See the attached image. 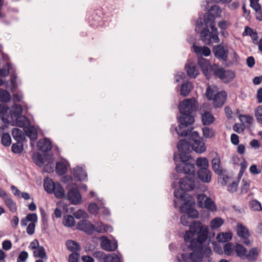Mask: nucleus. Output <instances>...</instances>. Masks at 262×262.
<instances>
[{"mask_svg":"<svg viewBox=\"0 0 262 262\" xmlns=\"http://www.w3.org/2000/svg\"><path fill=\"white\" fill-rule=\"evenodd\" d=\"M236 232L242 243L246 246L251 244L250 233L248 229L241 223H237L236 225Z\"/></svg>","mask_w":262,"mask_h":262,"instance_id":"12","label":"nucleus"},{"mask_svg":"<svg viewBox=\"0 0 262 262\" xmlns=\"http://www.w3.org/2000/svg\"><path fill=\"white\" fill-rule=\"evenodd\" d=\"M194 165L192 169H190L186 167H184L182 169L185 170H179L176 166V169L179 173H183L186 174L185 178H182L179 181V187L186 191L192 190L195 187L196 180L195 173L194 170Z\"/></svg>","mask_w":262,"mask_h":262,"instance_id":"5","label":"nucleus"},{"mask_svg":"<svg viewBox=\"0 0 262 262\" xmlns=\"http://www.w3.org/2000/svg\"><path fill=\"white\" fill-rule=\"evenodd\" d=\"M191 132L189 134L185 136H189V140L191 143L192 150L197 153H202L206 150L205 143L203 142V139L199 136V134L197 132ZM183 136L182 137H184Z\"/></svg>","mask_w":262,"mask_h":262,"instance_id":"6","label":"nucleus"},{"mask_svg":"<svg viewBox=\"0 0 262 262\" xmlns=\"http://www.w3.org/2000/svg\"><path fill=\"white\" fill-rule=\"evenodd\" d=\"M24 131L26 136L29 137L31 140H35L37 138V131L34 126H30L25 128Z\"/></svg>","mask_w":262,"mask_h":262,"instance_id":"27","label":"nucleus"},{"mask_svg":"<svg viewBox=\"0 0 262 262\" xmlns=\"http://www.w3.org/2000/svg\"><path fill=\"white\" fill-rule=\"evenodd\" d=\"M73 175L79 181H84L87 178V173L81 167L77 166L73 169Z\"/></svg>","mask_w":262,"mask_h":262,"instance_id":"23","label":"nucleus"},{"mask_svg":"<svg viewBox=\"0 0 262 262\" xmlns=\"http://www.w3.org/2000/svg\"><path fill=\"white\" fill-rule=\"evenodd\" d=\"M74 214L75 217L78 219L80 218H86L87 216V213L82 210H78L75 212Z\"/></svg>","mask_w":262,"mask_h":262,"instance_id":"64","label":"nucleus"},{"mask_svg":"<svg viewBox=\"0 0 262 262\" xmlns=\"http://www.w3.org/2000/svg\"><path fill=\"white\" fill-rule=\"evenodd\" d=\"M2 144L6 146H9L11 143V139L10 135L8 133H5L3 135L1 138Z\"/></svg>","mask_w":262,"mask_h":262,"instance_id":"48","label":"nucleus"},{"mask_svg":"<svg viewBox=\"0 0 262 262\" xmlns=\"http://www.w3.org/2000/svg\"><path fill=\"white\" fill-rule=\"evenodd\" d=\"M101 247L102 249L108 251H114L118 247L116 241H112L106 237L103 236L101 238Z\"/></svg>","mask_w":262,"mask_h":262,"instance_id":"14","label":"nucleus"},{"mask_svg":"<svg viewBox=\"0 0 262 262\" xmlns=\"http://www.w3.org/2000/svg\"><path fill=\"white\" fill-rule=\"evenodd\" d=\"M9 107L7 105L4 103L0 104V117L2 118L4 122L9 123L10 120L9 119V114H7Z\"/></svg>","mask_w":262,"mask_h":262,"instance_id":"24","label":"nucleus"},{"mask_svg":"<svg viewBox=\"0 0 262 262\" xmlns=\"http://www.w3.org/2000/svg\"><path fill=\"white\" fill-rule=\"evenodd\" d=\"M77 228L86 233L91 234L94 231V225L87 220H82L77 224Z\"/></svg>","mask_w":262,"mask_h":262,"instance_id":"15","label":"nucleus"},{"mask_svg":"<svg viewBox=\"0 0 262 262\" xmlns=\"http://www.w3.org/2000/svg\"><path fill=\"white\" fill-rule=\"evenodd\" d=\"M224 253L226 255L230 256L233 251V244L231 243H227L224 246Z\"/></svg>","mask_w":262,"mask_h":262,"instance_id":"51","label":"nucleus"},{"mask_svg":"<svg viewBox=\"0 0 262 262\" xmlns=\"http://www.w3.org/2000/svg\"><path fill=\"white\" fill-rule=\"evenodd\" d=\"M221 13L222 10L219 6L216 5L212 6L208 9V12L204 14V23L215 25V19L221 17Z\"/></svg>","mask_w":262,"mask_h":262,"instance_id":"7","label":"nucleus"},{"mask_svg":"<svg viewBox=\"0 0 262 262\" xmlns=\"http://www.w3.org/2000/svg\"><path fill=\"white\" fill-rule=\"evenodd\" d=\"M204 243H203L202 248L201 250L199 249H192L191 247V244L190 245V248L193 250V252L190 253V257L191 262H201L203 258V254L206 252L207 255L209 256L212 253V251L210 248L208 247H204Z\"/></svg>","mask_w":262,"mask_h":262,"instance_id":"10","label":"nucleus"},{"mask_svg":"<svg viewBox=\"0 0 262 262\" xmlns=\"http://www.w3.org/2000/svg\"><path fill=\"white\" fill-rule=\"evenodd\" d=\"M203 25L205 27L200 32L201 39L203 43L207 45H210L212 43H219L220 38L215 25H212L210 23H203L200 18L197 19L196 21L195 31L202 28Z\"/></svg>","mask_w":262,"mask_h":262,"instance_id":"3","label":"nucleus"},{"mask_svg":"<svg viewBox=\"0 0 262 262\" xmlns=\"http://www.w3.org/2000/svg\"><path fill=\"white\" fill-rule=\"evenodd\" d=\"M198 64L205 76L207 75L209 69L212 72L213 70H215L214 67L210 65L209 61L205 58H199Z\"/></svg>","mask_w":262,"mask_h":262,"instance_id":"18","label":"nucleus"},{"mask_svg":"<svg viewBox=\"0 0 262 262\" xmlns=\"http://www.w3.org/2000/svg\"><path fill=\"white\" fill-rule=\"evenodd\" d=\"M208 198L204 194H199L197 198L198 206L202 208L203 206V204L205 203Z\"/></svg>","mask_w":262,"mask_h":262,"instance_id":"55","label":"nucleus"},{"mask_svg":"<svg viewBox=\"0 0 262 262\" xmlns=\"http://www.w3.org/2000/svg\"><path fill=\"white\" fill-rule=\"evenodd\" d=\"M198 176L200 180L204 183H209L211 181V172L207 167L199 169Z\"/></svg>","mask_w":262,"mask_h":262,"instance_id":"19","label":"nucleus"},{"mask_svg":"<svg viewBox=\"0 0 262 262\" xmlns=\"http://www.w3.org/2000/svg\"><path fill=\"white\" fill-rule=\"evenodd\" d=\"M194 234L195 233L191 230L186 231L184 237L185 242H190L192 240L191 238L193 237Z\"/></svg>","mask_w":262,"mask_h":262,"instance_id":"61","label":"nucleus"},{"mask_svg":"<svg viewBox=\"0 0 262 262\" xmlns=\"http://www.w3.org/2000/svg\"><path fill=\"white\" fill-rule=\"evenodd\" d=\"M213 74L225 83H229L235 78V74L231 70H226L224 68L217 67L213 70Z\"/></svg>","mask_w":262,"mask_h":262,"instance_id":"8","label":"nucleus"},{"mask_svg":"<svg viewBox=\"0 0 262 262\" xmlns=\"http://www.w3.org/2000/svg\"><path fill=\"white\" fill-rule=\"evenodd\" d=\"M89 211L94 214H96L99 210V208L96 203H91L88 206Z\"/></svg>","mask_w":262,"mask_h":262,"instance_id":"54","label":"nucleus"},{"mask_svg":"<svg viewBox=\"0 0 262 262\" xmlns=\"http://www.w3.org/2000/svg\"><path fill=\"white\" fill-rule=\"evenodd\" d=\"M227 96V93L224 91L216 93L212 99L213 106L216 108L222 107L226 101Z\"/></svg>","mask_w":262,"mask_h":262,"instance_id":"13","label":"nucleus"},{"mask_svg":"<svg viewBox=\"0 0 262 262\" xmlns=\"http://www.w3.org/2000/svg\"><path fill=\"white\" fill-rule=\"evenodd\" d=\"M35 257H39L41 259H47L48 257L43 247L39 246L33 252Z\"/></svg>","mask_w":262,"mask_h":262,"instance_id":"37","label":"nucleus"},{"mask_svg":"<svg viewBox=\"0 0 262 262\" xmlns=\"http://www.w3.org/2000/svg\"><path fill=\"white\" fill-rule=\"evenodd\" d=\"M239 118L242 122L248 124H252L254 121L253 117L250 115H241Z\"/></svg>","mask_w":262,"mask_h":262,"instance_id":"52","label":"nucleus"},{"mask_svg":"<svg viewBox=\"0 0 262 262\" xmlns=\"http://www.w3.org/2000/svg\"><path fill=\"white\" fill-rule=\"evenodd\" d=\"M189 198L190 199H188L185 202H183V205L180 208V210L181 212L186 213V214L192 220V219L198 217L199 212L196 210L191 207V205L192 203V197Z\"/></svg>","mask_w":262,"mask_h":262,"instance_id":"11","label":"nucleus"},{"mask_svg":"<svg viewBox=\"0 0 262 262\" xmlns=\"http://www.w3.org/2000/svg\"><path fill=\"white\" fill-rule=\"evenodd\" d=\"M110 226L106 224H104L101 222H98L94 226V230L99 233H103L108 230Z\"/></svg>","mask_w":262,"mask_h":262,"instance_id":"43","label":"nucleus"},{"mask_svg":"<svg viewBox=\"0 0 262 262\" xmlns=\"http://www.w3.org/2000/svg\"><path fill=\"white\" fill-rule=\"evenodd\" d=\"M174 195L176 198L180 199L181 201L184 202L187 201L188 199H190L189 197H191L189 194L186 193V191L183 189H177L174 191Z\"/></svg>","mask_w":262,"mask_h":262,"instance_id":"25","label":"nucleus"},{"mask_svg":"<svg viewBox=\"0 0 262 262\" xmlns=\"http://www.w3.org/2000/svg\"><path fill=\"white\" fill-rule=\"evenodd\" d=\"M251 207L254 210L259 211L261 209L260 203L257 200H252L250 202Z\"/></svg>","mask_w":262,"mask_h":262,"instance_id":"58","label":"nucleus"},{"mask_svg":"<svg viewBox=\"0 0 262 262\" xmlns=\"http://www.w3.org/2000/svg\"><path fill=\"white\" fill-rule=\"evenodd\" d=\"M215 94L214 90L211 86H209L207 88L206 96L208 100H212Z\"/></svg>","mask_w":262,"mask_h":262,"instance_id":"57","label":"nucleus"},{"mask_svg":"<svg viewBox=\"0 0 262 262\" xmlns=\"http://www.w3.org/2000/svg\"><path fill=\"white\" fill-rule=\"evenodd\" d=\"M11 99L9 92L6 90L0 89V101L4 103L9 102Z\"/></svg>","mask_w":262,"mask_h":262,"instance_id":"41","label":"nucleus"},{"mask_svg":"<svg viewBox=\"0 0 262 262\" xmlns=\"http://www.w3.org/2000/svg\"><path fill=\"white\" fill-rule=\"evenodd\" d=\"M193 88V84L191 82L187 81L182 84L180 90L181 94L186 97L189 95Z\"/></svg>","mask_w":262,"mask_h":262,"instance_id":"28","label":"nucleus"},{"mask_svg":"<svg viewBox=\"0 0 262 262\" xmlns=\"http://www.w3.org/2000/svg\"><path fill=\"white\" fill-rule=\"evenodd\" d=\"M23 112L22 106L20 104H14L10 111L9 119L10 122L13 121L14 118L21 116Z\"/></svg>","mask_w":262,"mask_h":262,"instance_id":"21","label":"nucleus"},{"mask_svg":"<svg viewBox=\"0 0 262 262\" xmlns=\"http://www.w3.org/2000/svg\"><path fill=\"white\" fill-rule=\"evenodd\" d=\"M62 223L65 226L72 227L75 225V221L73 216L68 215L63 217Z\"/></svg>","mask_w":262,"mask_h":262,"instance_id":"44","label":"nucleus"},{"mask_svg":"<svg viewBox=\"0 0 262 262\" xmlns=\"http://www.w3.org/2000/svg\"><path fill=\"white\" fill-rule=\"evenodd\" d=\"M103 262H120V258L115 253L109 254L103 257Z\"/></svg>","mask_w":262,"mask_h":262,"instance_id":"46","label":"nucleus"},{"mask_svg":"<svg viewBox=\"0 0 262 262\" xmlns=\"http://www.w3.org/2000/svg\"><path fill=\"white\" fill-rule=\"evenodd\" d=\"M232 234L231 232H222L219 233L217 236L219 242L226 243L231 239Z\"/></svg>","mask_w":262,"mask_h":262,"instance_id":"38","label":"nucleus"},{"mask_svg":"<svg viewBox=\"0 0 262 262\" xmlns=\"http://www.w3.org/2000/svg\"><path fill=\"white\" fill-rule=\"evenodd\" d=\"M56 172L59 175H63L65 174L68 168L67 165L63 162H58L56 164Z\"/></svg>","mask_w":262,"mask_h":262,"instance_id":"40","label":"nucleus"},{"mask_svg":"<svg viewBox=\"0 0 262 262\" xmlns=\"http://www.w3.org/2000/svg\"><path fill=\"white\" fill-rule=\"evenodd\" d=\"M37 146L38 150L43 152L50 151L52 148L51 142L47 138L39 140Z\"/></svg>","mask_w":262,"mask_h":262,"instance_id":"20","label":"nucleus"},{"mask_svg":"<svg viewBox=\"0 0 262 262\" xmlns=\"http://www.w3.org/2000/svg\"><path fill=\"white\" fill-rule=\"evenodd\" d=\"M212 168L217 175L222 176L225 170L221 165V159L218 156L214 157L211 161Z\"/></svg>","mask_w":262,"mask_h":262,"instance_id":"17","label":"nucleus"},{"mask_svg":"<svg viewBox=\"0 0 262 262\" xmlns=\"http://www.w3.org/2000/svg\"><path fill=\"white\" fill-rule=\"evenodd\" d=\"M22 145H19L17 144H13L11 147L12 151L15 154L20 153L23 150Z\"/></svg>","mask_w":262,"mask_h":262,"instance_id":"63","label":"nucleus"},{"mask_svg":"<svg viewBox=\"0 0 262 262\" xmlns=\"http://www.w3.org/2000/svg\"><path fill=\"white\" fill-rule=\"evenodd\" d=\"M5 205L7 206L10 211L15 212L17 210V207L14 201L9 196L4 200Z\"/></svg>","mask_w":262,"mask_h":262,"instance_id":"36","label":"nucleus"},{"mask_svg":"<svg viewBox=\"0 0 262 262\" xmlns=\"http://www.w3.org/2000/svg\"><path fill=\"white\" fill-rule=\"evenodd\" d=\"M67 198L73 204H79L81 200V196L76 188L71 189L68 193Z\"/></svg>","mask_w":262,"mask_h":262,"instance_id":"16","label":"nucleus"},{"mask_svg":"<svg viewBox=\"0 0 262 262\" xmlns=\"http://www.w3.org/2000/svg\"><path fill=\"white\" fill-rule=\"evenodd\" d=\"M53 193H54L55 196L58 199H61L65 196L64 189L58 183H56Z\"/></svg>","mask_w":262,"mask_h":262,"instance_id":"34","label":"nucleus"},{"mask_svg":"<svg viewBox=\"0 0 262 262\" xmlns=\"http://www.w3.org/2000/svg\"><path fill=\"white\" fill-rule=\"evenodd\" d=\"M180 222L182 225L186 226H189L191 223V220L186 214L182 215L180 217Z\"/></svg>","mask_w":262,"mask_h":262,"instance_id":"53","label":"nucleus"},{"mask_svg":"<svg viewBox=\"0 0 262 262\" xmlns=\"http://www.w3.org/2000/svg\"><path fill=\"white\" fill-rule=\"evenodd\" d=\"M179 107L181 115L178 118L179 124L176 130L179 136H186L193 129L190 126L194 122L192 114L197 109L196 101L194 98L184 99L180 103Z\"/></svg>","mask_w":262,"mask_h":262,"instance_id":"1","label":"nucleus"},{"mask_svg":"<svg viewBox=\"0 0 262 262\" xmlns=\"http://www.w3.org/2000/svg\"><path fill=\"white\" fill-rule=\"evenodd\" d=\"M194 50L196 54L204 55V56H209L211 54L210 49L206 47H200L194 46Z\"/></svg>","mask_w":262,"mask_h":262,"instance_id":"30","label":"nucleus"},{"mask_svg":"<svg viewBox=\"0 0 262 262\" xmlns=\"http://www.w3.org/2000/svg\"><path fill=\"white\" fill-rule=\"evenodd\" d=\"M223 223V220L221 218L216 217L211 222L210 226L212 229H216L220 227Z\"/></svg>","mask_w":262,"mask_h":262,"instance_id":"49","label":"nucleus"},{"mask_svg":"<svg viewBox=\"0 0 262 262\" xmlns=\"http://www.w3.org/2000/svg\"><path fill=\"white\" fill-rule=\"evenodd\" d=\"M202 208H207L212 211H216V210L214 203L210 198L207 199L205 203L203 204V206Z\"/></svg>","mask_w":262,"mask_h":262,"instance_id":"47","label":"nucleus"},{"mask_svg":"<svg viewBox=\"0 0 262 262\" xmlns=\"http://www.w3.org/2000/svg\"><path fill=\"white\" fill-rule=\"evenodd\" d=\"M177 148L179 152V158L181 162L176 165L178 170H184V169H182L184 167H186L189 170L191 169H192L195 161L189 155L190 152L192 150L189 138L188 141L180 140L177 144Z\"/></svg>","mask_w":262,"mask_h":262,"instance_id":"2","label":"nucleus"},{"mask_svg":"<svg viewBox=\"0 0 262 262\" xmlns=\"http://www.w3.org/2000/svg\"><path fill=\"white\" fill-rule=\"evenodd\" d=\"M202 120L204 125H209L214 122L215 118L211 113L206 112L202 115Z\"/></svg>","mask_w":262,"mask_h":262,"instance_id":"29","label":"nucleus"},{"mask_svg":"<svg viewBox=\"0 0 262 262\" xmlns=\"http://www.w3.org/2000/svg\"><path fill=\"white\" fill-rule=\"evenodd\" d=\"M242 191L247 192L250 188V181L247 180L243 179L242 182Z\"/></svg>","mask_w":262,"mask_h":262,"instance_id":"59","label":"nucleus"},{"mask_svg":"<svg viewBox=\"0 0 262 262\" xmlns=\"http://www.w3.org/2000/svg\"><path fill=\"white\" fill-rule=\"evenodd\" d=\"M258 255L257 248H253L250 249L248 254H246L245 258L250 261H254L257 260Z\"/></svg>","mask_w":262,"mask_h":262,"instance_id":"35","label":"nucleus"},{"mask_svg":"<svg viewBox=\"0 0 262 262\" xmlns=\"http://www.w3.org/2000/svg\"><path fill=\"white\" fill-rule=\"evenodd\" d=\"M80 255L78 252L72 253L69 256V262H78Z\"/></svg>","mask_w":262,"mask_h":262,"instance_id":"62","label":"nucleus"},{"mask_svg":"<svg viewBox=\"0 0 262 262\" xmlns=\"http://www.w3.org/2000/svg\"><path fill=\"white\" fill-rule=\"evenodd\" d=\"M186 70L188 76L190 78H195L199 74V70L198 67L193 63H190L186 66Z\"/></svg>","mask_w":262,"mask_h":262,"instance_id":"22","label":"nucleus"},{"mask_svg":"<svg viewBox=\"0 0 262 262\" xmlns=\"http://www.w3.org/2000/svg\"><path fill=\"white\" fill-rule=\"evenodd\" d=\"M196 166L200 168H205L207 167L208 168L209 164L208 160L205 157H200L198 158L196 160Z\"/></svg>","mask_w":262,"mask_h":262,"instance_id":"42","label":"nucleus"},{"mask_svg":"<svg viewBox=\"0 0 262 262\" xmlns=\"http://www.w3.org/2000/svg\"><path fill=\"white\" fill-rule=\"evenodd\" d=\"M230 26V23L228 20H224L218 23L219 27L222 30H226Z\"/></svg>","mask_w":262,"mask_h":262,"instance_id":"60","label":"nucleus"},{"mask_svg":"<svg viewBox=\"0 0 262 262\" xmlns=\"http://www.w3.org/2000/svg\"><path fill=\"white\" fill-rule=\"evenodd\" d=\"M56 184V183H54L52 179L47 178L43 184L45 190L49 193H52Z\"/></svg>","mask_w":262,"mask_h":262,"instance_id":"32","label":"nucleus"},{"mask_svg":"<svg viewBox=\"0 0 262 262\" xmlns=\"http://www.w3.org/2000/svg\"><path fill=\"white\" fill-rule=\"evenodd\" d=\"M14 120L16 121V125L20 127H25L29 123L27 117L23 115L14 118Z\"/></svg>","mask_w":262,"mask_h":262,"instance_id":"39","label":"nucleus"},{"mask_svg":"<svg viewBox=\"0 0 262 262\" xmlns=\"http://www.w3.org/2000/svg\"><path fill=\"white\" fill-rule=\"evenodd\" d=\"M191 231L195 234H198L197 238L192 239L191 241V247L192 249L201 250L202 248L203 243H204L208 238L209 233L207 226H203L199 221H193L189 226Z\"/></svg>","mask_w":262,"mask_h":262,"instance_id":"4","label":"nucleus"},{"mask_svg":"<svg viewBox=\"0 0 262 262\" xmlns=\"http://www.w3.org/2000/svg\"><path fill=\"white\" fill-rule=\"evenodd\" d=\"M204 137L205 138H212L215 136L214 130L209 127H204L202 128Z\"/></svg>","mask_w":262,"mask_h":262,"instance_id":"45","label":"nucleus"},{"mask_svg":"<svg viewBox=\"0 0 262 262\" xmlns=\"http://www.w3.org/2000/svg\"><path fill=\"white\" fill-rule=\"evenodd\" d=\"M67 249L70 251H71L73 253H76L78 251H79L81 249V246L80 245L72 240H68L66 243Z\"/></svg>","mask_w":262,"mask_h":262,"instance_id":"26","label":"nucleus"},{"mask_svg":"<svg viewBox=\"0 0 262 262\" xmlns=\"http://www.w3.org/2000/svg\"><path fill=\"white\" fill-rule=\"evenodd\" d=\"M212 52L215 58L220 61H227L229 50L227 46L222 45H217L214 46L212 48Z\"/></svg>","mask_w":262,"mask_h":262,"instance_id":"9","label":"nucleus"},{"mask_svg":"<svg viewBox=\"0 0 262 262\" xmlns=\"http://www.w3.org/2000/svg\"><path fill=\"white\" fill-rule=\"evenodd\" d=\"M28 257V253L25 251H21L17 257V262H25Z\"/></svg>","mask_w":262,"mask_h":262,"instance_id":"56","label":"nucleus"},{"mask_svg":"<svg viewBox=\"0 0 262 262\" xmlns=\"http://www.w3.org/2000/svg\"><path fill=\"white\" fill-rule=\"evenodd\" d=\"M237 256L243 259L245 258L247 254V249L239 244H236L234 248Z\"/></svg>","mask_w":262,"mask_h":262,"instance_id":"31","label":"nucleus"},{"mask_svg":"<svg viewBox=\"0 0 262 262\" xmlns=\"http://www.w3.org/2000/svg\"><path fill=\"white\" fill-rule=\"evenodd\" d=\"M12 135L17 142L23 141L25 138L24 132L17 128H14L12 131Z\"/></svg>","mask_w":262,"mask_h":262,"instance_id":"33","label":"nucleus"},{"mask_svg":"<svg viewBox=\"0 0 262 262\" xmlns=\"http://www.w3.org/2000/svg\"><path fill=\"white\" fill-rule=\"evenodd\" d=\"M255 116L257 122L262 125V106L260 105L256 107L255 110Z\"/></svg>","mask_w":262,"mask_h":262,"instance_id":"50","label":"nucleus"}]
</instances>
